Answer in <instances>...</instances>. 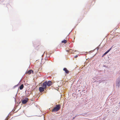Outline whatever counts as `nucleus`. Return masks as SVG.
<instances>
[{
  "mask_svg": "<svg viewBox=\"0 0 120 120\" xmlns=\"http://www.w3.org/2000/svg\"><path fill=\"white\" fill-rule=\"evenodd\" d=\"M31 73H33V71L31 70L28 71L26 72V74H28V75L31 74Z\"/></svg>",
  "mask_w": 120,
  "mask_h": 120,
  "instance_id": "obj_5",
  "label": "nucleus"
},
{
  "mask_svg": "<svg viewBox=\"0 0 120 120\" xmlns=\"http://www.w3.org/2000/svg\"><path fill=\"white\" fill-rule=\"evenodd\" d=\"M39 90L40 92H42L44 91V90H46L44 87H40L39 88Z\"/></svg>",
  "mask_w": 120,
  "mask_h": 120,
  "instance_id": "obj_3",
  "label": "nucleus"
},
{
  "mask_svg": "<svg viewBox=\"0 0 120 120\" xmlns=\"http://www.w3.org/2000/svg\"><path fill=\"white\" fill-rule=\"evenodd\" d=\"M52 82L50 81H49L47 82V86H50L52 84Z\"/></svg>",
  "mask_w": 120,
  "mask_h": 120,
  "instance_id": "obj_6",
  "label": "nucleus"
},
{
  "mask_svg": "<svg viewBox=\"0 0 120 120\" xmlns=\"http://www.w3.org/2000/svg\"><path fill=\"white\" fill-rule=\"evenodd\" d=\"M28 99L27 98H26L25 99L22 101V103L23 104H25L28 101Z\"/></svg>",
  "mask_w": 120,
  "mask_h": 120,
  "instance_id": "obj_4",
  "label": "nucleus"
},
{
  "mask_svg": "<svg viewBox=\"0 0 120 120\" xmlns=\"http://www.w3.org/2000/svg\"><path fill=\"white\" fill-rule=\"evenodd\" d=\"M63 70L65 72L66 74H68L69 73V71L66 68H64L63 69Z\"/></svg>",
  "mask_w": 120,
  "mask_h": 120,
  "instance_id": "obj_7",
  "label": "nucleus"
},
{
  "mask_svg": "<svg viewBox=\"0 0 120 120\" xmlns=\"http://www.w3.org/2000/svg\"><path fill=\"white\" fill-rule=\"evenodd\" d=\"M78 56H77V55H76V56H75L74 57H75V58H77V57H78Z\"/></svg>",
  "mask_w": 120,
  "mask_h": 120,
  "instance_id": "obj_11",
  "label": "nucleus"
},
{
  "mask_svg": "<svg viewBox=\"0 0 120 120\" xmlns=\"http://www.w3.org/2000/svg\"><path fill=\"white\" fill-rule=\"evenodd\" d=\"M67 42V41L66 40H64L62 41L61 42L62 43H64V44H65Z\"/></svg>",
  "mask_w": 120,
  "mask_h": 120,
  "instance_id": "obj_10",
  "label": "nucleus"
},
{
  "mask_svg": "<svg viewBox=\"0 0 120 120\" xmlns=\"http://www.w3.org/2000/svg\"><path fill=\"white\" fill-rule=\"evenodd\" d=\"M66 51L67 52H68L69 51L68 50H66Z\"/></svg>",
  "mask_w": 120,
  "mask_h": 120,
  "instance_id": "obj_13",
  "label": "nucleus"
},
{
  "mask_svg": "<svg viewBox=\"0 0 120 120\" xmlns=\"http://www.w3.org/2000/svg\"><path fill=\"white\" fill-rule=\"evenodd\" d=\"M47 81H46L44 82L43 83V84L41 85V86L44 87L45 89H46L47 88Z\"/></svg>",
  "mask_w": 120,
  "mask_h": 120,
  "instance_id": "obj_2",
  "label": "nucleus"
},
{
  "mask_svg": "<svg viewBox=\"0 0 120 120\" xmlns=\"http://www.w3.org/2000/svg\"><path fill=\"white\" fill-rule=\"evenodd\" d=\"M24 87V85L23 84H22L19 87V89L20 90H22Z\"/></svg>",
  "mask_w": 120,
  "mask_h": 120,
  "instance_id": "obj_9",
  "label": "nucleus"
},
{
  "mask_svg": "<svg viewBox=\"0 0 120 120\" xmlns=\"http://www.w3.org/2000/svg\"><path fill=\"white\" fill-rule=\"evenodd\" d=\"M60 108V105L59 104L56 105V107H54L52 109V112H56L58 111Z\"/></svg>",
  "mask_w": 120,
  "mask_h": 120,
  "instance_id": "obj_1",
  "label": "nucleus"
},
{
  "mask_svg": "<svg viewBox=\"0 0 120 120\" xmlns=\"http://www.w3.org/2000/svg\"><path fill=\"white\" fill-rule=\"evenodd\" d=\"M112 48H111L110 49H109L107 51L105 52L103 55V56L106 54H107L108 52H109V51H110V50Z\"/></svg>",
  "mask_w": 120,
  "mask_h": 120,
  "instance_id": "obj_8",
  "label": "nucleus"
},
{
  "mask_svg": "<svg viewBox=\"0 0 120 120\" xmlns=\"http://www.w3.org/2000/svg\"><path fill=\"white\" fill-rule=\"evenodd\" d=\"M8 118H6L5 119V120H8Z\"/></svg>",
  "mask_w": 120,
  "mask_h": 120,
  "instance_id": "obj_12",
  "label": "nucleus"
}]
</instances>
